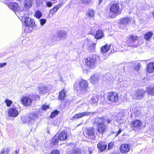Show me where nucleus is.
<instances>
[{
	"label": "nucleus",
	"instance_id": "f257e3e1",
	"mask_svg": "<svg viewBox=\"0 0 154 154\" xmlns=\"http://www.w3.org/2000/svg\"><path fill=\"white\" fill-rule=\"evenodd\" d=\"M112 118L107 116H103L96 118L93 122L97 125L98 131L101 134L104 133L108 127V125L112 123Z\"/></svg>",
	"mask_w": 154,
	"mask_h": 154
},
{
	"label": "nucleus",
	"instance_id": "f03ea898",
	"mask_svg": "<svg viewBox=\"0 0 154 154\" xmlns=\"http://www.w3.org/2000/svg\"><path fill=\"white\" fill-rule=\"evenodd\" d=\"M20 20L21 21L23 26H27L29 28H33L36 25L34 19L29 17V14L28 11H22L20 13Z\"/></svg>",
	"mask_w": 154,
	"mask_h": 154
},
{
	"label": "nucleus",
	"instance_id": "7ed1b4c3",
	"mask_svg": "<svg viewBox=\"0 0 154 154\" xmlns=\"http://www.w3.org/2000/svg\"><path fill=\"white\" fill-rule=\"evenodd\" d=\"M121 9L119 5L117 3L112 4L110 8L109 15L112 18L116 17L117 15L120 14Z\"/></svg>",
	"mask_w": 154,
	"mask_h": 154
},
{
	"label": "nucleus",
	"instance_id": "20e7f679",
	"mask_svg": "<svg viewBox=\"0 0 154 154\" xmlns=\"http://www.w3.org/2000/svg\"><path fill=\"white\" fill-rule=\"evenodd\" d=\"M38 114L36 112H34L30 114L26 118L24 116H22L21 119L23 122H27L29 124H32L35 122V120L37 118Z\"/></svg>",
	"mask_w": 154,
	"mask_h": 154
},
{
	"label": "nucleus",
	"instance_id": "39448f33",
	"mask_svg": "<svg viewBox=\"0 0 154 154\" xmlns=\"http://www.w3.org/2000/svg\"><path fill=\"white\" fill-rule=\"evenodd\" d=\"M142 124L141 121L137 119L131 122L130 125L133 130L137 131L141 129Z\"/></svg>",
	"mask_w": 154,
	"mask_h": 154
},
{
	"label": "nucleus",
	"instance_id": "423d86ee",
	"mask_svg": "<svg viewBox=\"0 0 154 154\" xmlns=\"http://www.w3.org/2000/svg\"><path fill=\"white\" fill-rule=\"evenodd\" d=\"M79 90L81 91L86 92L88 91L89 88L87 82L85 80H82L79 82Z\"/></svg>",
	"mask_w": 154,
	"mask_h": 154
},
{
	"label": "nucleus",
	"instance_id": "0eeeda50",
	"mask_svg": "<svg viewBox=\"0 0 154 154\" xmlns=\"http://www.w3.org/2000/svg\"><path fill=\"white\" fill-rule=\"evenodd\" d=\"M86 66L90 68H93L96 66V61L93 57H88L85 60Z\"/></svg>",
	"mask_w": 154,
	"mask_h": 154
},
{
	"label": "nucleus",
	"instance_id": "6e6552de",
	"mask_svg": "<svg viewBox=\"0 0 154 154\" xmlns=\"http://www.w3.org/2000/svg\"><path fill=\"white\" fill-rule=\"evenodd\" d=\"M118 94L115 92H111L107 94L108 100L112 102H116L118 99Z\"/></svg>",
	"mask_w": 154,
	"mask_h": 154
},
{
	"label": "nucleus",
	"instance_id": "1a4fd4ad",
	"mask_svg": "<svg viewBox=\"0 0 154 154\" xmlns=\"http://www.w3.org/2000/svg\"><path fill=\"white\" fill-rule=\"evenodd\" d=\"M20 2L24 5L23 10L24 11H27L32 6V0H20Z\"/></svg>",
	"mask_w": 154,
	"mask_h": 154
},
{
	"label": "nucleus",
	"instance_id": "9d476101",
	"mask_svg": "<svg viewBox=\"0 0 154 154\" xmlns=\"http://www.w3.org/2000/svg\"><path fill=\"white\" fill-rule=\"evenodd\" d=\"M10 8L15 13V14L19 18V7L18 6V5L17 3L15 2H11L9 6Z\"/></svg>",
	"mask_w": 154,
	"mask_h": 154
},
{
	"label": "nucleus",
	"instance_id": "9b49d317",
	"mask_svg": "<svg viewBox=\"0 0 154 154\" xmlns=\"http://www.w3.org/2000/svg\"><path fill=\"white\" fill-rule=\"evenodd\" d=\"M145 92L142 90L138 89L135 92L134 97L136 99H141L144 96Z\"/></svg>",
	"mask_w": 154,
	"mask_h": 154
},
{
	"label": "nucleus",
	"instance_id": "f8f14e48",
	"mask_svg": "<svg viewBox=\"0 0 154 154\" xmlns=\"http://www.w3.org/2000/svg\"><path fill=\"white\" fill-rule=\"evenodd\" d=\"M21 101L23 104L26 106H29L32 102L31 99L27 96L23 97Z\"/></svg>",
	"mask_w": 154,
	"mask_h": 154
},
{
	"label": "nucleus",
	"instance_id": "ddd939ff",
	"mask_svg": "<svg viewBox=\"0 0 154 154\" xmlns=\"http://www.w3.org/2000/svg\"><path fill=\"white\" fill-rule=\"evenodd\" d=\"M86 133L88 136V137L92 140L95 139L94 130V128H90L87 129Z\"/></svg>",
	"mask_w": 154,
	"mask_h": 154
},
{
	"label": "nucleus",
	"instance_id": "4468645a",
	"mask_svg": "<svg viewBox=\"0 0 154 154\" xmlns=\"http://www.w3.org/2000/svg\"><path fill=\"white\" fill-rule=\"evenodd\" d=\"M8 116L12 117H16L18 114V111L14 108H10L8 111Z\"/></svg>",
	"mask_w": 154,
	"mask_h": 154
},
{
	"label": "nucleus",
	"instance_id": "2eb2a0df",
	"mask_svg": "<svg viewBox=\"0 0 154 154\" xmlns=\"http://www.w3.org/2000/svg\"><path fill=\"white\" fill-rule=\"evenodd\" d=\"M130 145L127 144H122L120 147V152L126 153L130 150Z\"/></svg>",
	"mask_w": 154,
	"mask_h": 154
},
{
	"label": "nucleus",
	"instance_id": "dca6fc26",
	"mask_svg": "<svg viewBox=\"0 0 154 154\" xmlns=\"http://www.w3.org/2000/svg\"><path fill=\"white\" fill-rule=\"evenodd\" d=\"M64 3L63 2H60L57 5L54 6L53 8L50 11V14H51V15H53L55 13L57 12L58 9L61 7L63 5Z\"/></svg>",
	"mask_w": 154,
	"mask_h": 154
},
{
	"label": "nucleus",
	"instance_id": "f3484780",
	"mask_svg": "<svg viewBox=\"0 0 154 154\" xmlns=\"http://www.w3.org/2000/svg\"><path fill=\"white\" fill-rule=\"evenodd\" d=\"M58 140L60 141L65 140L67 138V133L63 131L61 132L57 136Z\"/></svg>",
	"mask_w": 154,
	"mask_h": 154
},
{
	"label": "nucleus",
	"instance_id": "a211bd4d",
	"mask_svg": "<svg viewBox=\"0 0 154 154\" xmlns=\"http://www.w3.org/2000/svg\"><path fill=\"white\" fill-rule=\"evenodd\" d=\"M97 147L101 152L105 150L107 147V145L104 142H100L97 144Z\"/></svg>",
	"mask_w": 154,
	"mask_h": 154
},
{
	"label": "nucleus",
	"instance_id": "6ab92c4d",
	"mask_svg": "<svg viewBox=\"0 0 154 154\" xmlns=\"http://www.w3.org/2000/svg\"><path fill=\"white\" fill-rule=\"evenodd\" d=\"M131 20V18L129 17L122 18L120 20V23L121 24L126 25Z\"/></svg>",
	"mask_w": 154,
	"mask_h": 154
},
{
	"label": "nucleus",
	"instance_id": "aec40b11",
	"mask_svg": "<svg viewBox=\"0 0 154 154\" xmlns=\"http://www.w3.org/2000/svg\"><path fill=\"white\" fill-rule=\"evenodd\" d=\"M99 76L97 74H95L91 76L90 79L92 84L96 83L99 80Z\"/></svg>",
	"mask_w": 154,
	"mask_h": 154
},
{
	"label": "nucleus",
	"instance_id": "412c9836",
	"mask_svg": "<svg viewBox=\"0 0 154 154\" xmlns=\"http://www.w3.org/2000/svg\"><path fill=\"white\" fill-rule=\"evenodd\" d=\"M90 115V113L88 112H84L80 113L79 114H76L72 117L73 119H76L82 117V116H88Z\"/></svg>",
	"mask_w": 154,
	"mask_h": 154
},
{
	"label": "nucleus",
	"instance_id": "4be33fe9",
	"mask_svg": "<svg viewBox=\"0 0 154 154\" xmlns=\"http://www.w3.org/2000/svg\"><path fill=\"white\" fill-rule=\"evenodd\" d=\"M57 37L60 38H65L67 35L65 31L60 30L57 32Z\"/></svg>",
	"mask_w": 154,
	"mask_h": 154
},
{
	"label": "nucleus",
	"instance_id": "5701e85b",
	"mask_svg": "<svg viewBox=\"0 0 154 154\" xmlns=\"http://www.w3.org/2000/svg\"><path fill=\"white\" fill-rule=\"evenodd\" d=\"M147 72L151 73L154 72V63H149L147 65Z\"/></svg>",
	"mask_w": 154,
	"mask_h": 154
},
{
	"label": "nucleus",
	"instance_id": "b1692460",
	"mask_svg": "<svg viewBox=\"0 0 154 154\" xmlns=\"http://www.w3.org/2000/svg\"><path fill=\"white\" fill-rule=\"evenodd\" d=\"M104 34L103 31L99 30L97 31L95 35V38L97 39H100L102 38Z\"/></svg>",
	"mask_w": 154,
	"mask_h": 154
},
{
	"label": "nucleus",
	"instance_id": "393cba45",
	"mask_svg": "<svg viewBox=\"0 0 154 154\" xmlns=\"http://www.w3.org/2000/svg\"><path fill=\"white\" fill-rule=\"evenodd\" d=\"M98 101V96L96 94L93 95L90 101V103L92 104L96 103Z\"/></svg>",
	"mask_w": 154,
	"mask_h": 154
},
{
	"label": "nucleus",
	"instance_id": "a878e982",
	"mask_svg": "<svg viewBox=\"0 0 154 154\" xmlns=\"http://www.w3.org/2000/svg\"><path fill=\"white\" fill-rule=\"evenodd\" d=\"M115 118L116 120L117 121L121 120L123 116V115L122 112L116 113L113 116Z\"/></svg>",
	"mask_w": 154,
	"mask_h": 154
},
{
	"label": "nucleus",
	"instance_id": "bb28decb",
	"mask_svg": "<svg viewBox=\"0 0 154 154\" xmlns=\"http://www.w3.org/2000/svg\"><path fill=\"white\" fill-rule=\"evenodd\" d=\"M39 90L41 92V93L45 94L49 91V88L45 86H43L39 87Z\"/></svg>",
	"mask_w": 154,
	"mask_h": 154
},
{
	"label": "nucleus",
	"instance_id": "cd10ccee",
	"mask_svg": "<svg viewBox=\"0 0 154 154\" xmlns=\"http://www.w3.org/2000/svg\"><path fill=\"white\" fill-rule=\"evenodd\" d=\"M81 150L78 148L72 149L69 152V154H81Z\"/></svg>",
	"mask_w": 154,
	"mask_h": 154
},
{
	"label": "nucleus",
	"instance_id": "c85d7f7f",
	"mask_svg": "<svg viewBox=\"0 0 154 154\" xmlns=\"http://www.w3.org/2000/svg\"><path fill=\"white\" fill-rule=\"evenodd\" d=\"M110 46L106 45L103 46L101 48V51L102 53H105L108 51L110 48Z\"/></svg>",
	"mask_w": 154,
	"mask_h": 154
},
{
	"label": "nucleus",
	"instance_id": "c756f323",
	"mask_svg": "<svg viewBox=\"0 0 154 154\" xmlns=\"http://www.w3.org/2000/svg\"><path fill=\"white\" fill-rule=\"evenodd\" d=\"M153 34L152 32L149 31L147 32L144 35V38L147 41H149L152 38Z\"/></svg>",
	"mask_w": 154,
	"mask_h": 154
},
{
	"label": "nucleus",
	"instance_id": "7c9ffc66",
	"mask_svg": "<svg viewBox=\"0 0 154 154\" xmlns=\"http://www.w3.org/2000/svg\"><path fill=\"white\" fill-rule=\"evenodd\" d=\"M87 14L89 18H93L94 15V12L92 9H90L88 10Z\"/></svg>",
	"mask_w": 154,
	"mask_h": 154
},
{
	"label": "nucleus",
	"instance_id": "2f4dec72",
	"mask_svg": "<svg viewBox=\"0 0 154 154\" xmlns=\"http://www.w3.org/2000/svg\"><path fill=\"white\" fill-rule=\"evenodd\" d=\"M60 141V140L58 139L57 136H55L52 139L51 143L54 145H57L59 144Z\"/></svg>",
	"mask_w": 154,
	"mask_h": 154
},
{
	"label": "nucleus",
	"instance_id": "473e14b6",
	"mask_svg": "<svg viewBox=\"0 0 154 154\" xmlns=\"http://www.w3.org/2000/svg\"><path fill=\"white\" fill-rule=\"evenodd\" d=\"M66 94L64 90L62 91L61 92H60L59 94V99L61 101H63L64 100V97L65 96Z\"/></svg>",
	"mask_w": 154,
	"mask_h": 154
},
{
	"label": "nucleus",
	"instance_id": "72a5a7b5",
	"mask_svg": "<svg viewBox=\"0 0 154 154\" xmlns=\"http://www.w3.org/2000/svg\"><path fill=\"white\" fill-rule=\"evenodd\" d=\"M147 92L148 95L151 96L154 95V87H151L147 89Z\"/></svg>",
	"mask_w": 154,
	"mask_h": 154
},
{
	"label": "nucleus",
	"instance_id": "f704fd0d",
	"mask_svg": "<svg viewBox=\"0 0 154 154\" xmlns=\"http://www.w3.org/2000/svg\"><path fill=\"white\" fill-rule=\"evenodd\" d=\"M42 13L39 11H36L34 15V16L37 18L39 19L42 16Z\"/></svg>",
	"mask_w": 154,
	"mask_h": 154
},
{
	"label": "nucleus",
	"instance_id": "c9c22d12",
	"mask_svg": "<svg viewBox=\"0 0 154 154\" xmlns=\"http://www.w3.org/2000/svg\"><path fill=\"white\" fill-rule=\"evenodd\" d=\"M95 45L96 44L94 43H92L91 45L89 47V51L90 52H93L95 50Z\"/></svg>",
	"mask_w": 154,
	"mask_h": 154
},
{
	"label": "nucleus",
	"instance_id": "e433bc0d",
	"mask_svg": "<svg viewBox=\"0 0 154 154\" xmlns=\"http://www.w3.org/2000/svg\"><path fill=\"white\" fill-rule=\"evenodd\" d=\"M58 113V111L57 110H55L52 112L50 116V118H54L56 116Z\"/></svg>",
	"mask_w": 154,
	"mask_h": 154
},
{
	"label": "nucleus",
	"instance_id": "4c0bfd02",
	"mask_svg": "<svg viewBox=\"0 0 154 154\" xmlns=\"http://www.w3.org/2000/svg\"><path fill=\"white\" fill-rule=\"evenodd\" d=\"M5 103H6L7 106L9 107L12 103V101L8 99H6L5 101Z\"/></svg>",
	"mask_w": 154,
	"mask_h": 154
},
{
	"label": "nucleus",
	"instance_id": "58836bf2",
	"mask_svg": "<svg viewBox=\"0 0 154 154\" xmlns=\"http://www.w3.org/2000/svg\"><path fill=\"white\" fill-rule=\"evenodd\" d=\"M138 38L137 36L134 35H131V36L130 41L132 43L134 42L135 40H137Z\"/></svg>",
	"mask_w": 154,
	"mask_h": 154
},
{
	"label": "nucleus",
	"instance_id": "ea45409f",
	"mask_svg": "<svg viewBox=\"0 0 154 154\" xmlns=\"http://www.w3.org/2000/svg\"><path fill=\"white\" fill-rule=\"evenodd\" d=\"M40 23L42 26H43L46 22V20L45 19H41L40 20Z\"/></svg>",
	"mask_w": 154,
	"mask_h": 154
},
{
	"label": "nucleus",
	"instance_id": "a19ab883",
	"mask_svg": "<svg viewBox=\"0 0 154 154\" xmlns=\"http://www.w3.org/2000/svg\"><path fill=\"white\" fill-rule=\"evenodd\" d=\"M82 3L85 4H88L91 2V0H81Z\"/></svg>",
	"mask_w": 154,
	"mask_h": 154
},
{
	"label": "nucleus",
	"instance_id": "79ce46f5",
	"mask_svg": "<svg viewBox=\"0 0 154 154\" xmlns=\"http://www.w3.org/2000/svg\"><path fill=\"white\" fill-rule=\"evenodd\" d=\"M50 154H60V152L57 150H53Z\"/></svg>",
	"mask_w": 154,
	"mask_h": 154
},
{
	"label": "nucleus",
	"instance_id": "37998d69",
	"mask_svg": "<svg viewBox=\"0 0 154 154\" xmlns=\"http://www.w3.org/2000/svg\"><path fill=\"white\" fill-rule=\"evenodd\" d=\"M134 113L135 115V116H138L139 114L140 113V111L138 110H137V109H134Z\"/></svg>",
	"mask_w": 154,
	"mask_h": 154
},
{
	"label": "nucleus",
	"instance_id": "c03bdc74",
	"mask_svg": "<svg viewBox=\"0 0 154 154\" xmlns=\"http://www.w3.org/2000/svg\"><path fill=\"white\" fill-rule=\"evenodd\" d=\"M42 109H43L44 110H46L47 109L49 108L48 105H44L42 106Z\"/></svg>",
	"mask_w": 154,
	"mask_h": 154
},
{
	"label": "nucleus",
	"instance_id": "a18cd8bd",
	"mask_svg": "<svg viewBox=\"0 0 154 154\" xmlns=\"http://www.w3.org/2000/svg\"><path fill=\"white\" fill-rule=\"evenodd\" d=\"M114 144L112 143H110L108 145V149H111V148L113 146Z\"/></svg>",
	"mask_w": 154,
	"mask_h": 154
},
{
	"label": "nucleus",
	"instance_id": "49530a36",
	"mask_svg": "<svg viewBox=\"0 0 154 154\" xmlns=\"http://www.w3.org/2000/svg\"><path fill=\"white\" fill-rule=\"evenodd\" d=\"M7 64V63H0V67L1 68H2L3 67L5 66Z\"/></svg>",
	"mask_w": 154,
	"mask_h": 154
},
{
	"label": "nucleus",
	"instance_id": "de8ad7c7",
	"mask_svg": "<svg viewBox=\"0 0 154 154\" xmlns=\"http://www.w3.org/2000/svg\"><path fill=\"white\" fill-rule=\"evenodd\" d=\"M136 66H137V67H135V69L136 71H137L138 70V69L139 68V67H140V64L139 63H138L137 64Z\"/></svg>",
	"mask_w": 154,
	"mask_h": 154
},
{
	"label": "nucleus",
	"instance_id": "09e8293b",
	"mask_svg": "<svg viewBox=\"0 0 154 154\" xmlns=\"http://www.w3.org/2000/svg\"><path fill=\"white\" fill-rule=\"evenodd\" d=\"M46 5L48 7H51L52 5V3L50 2H48L46 3Z\"/></svg>",
	"mask_w": 154,
	"mask_h": 154
},
{
	"label": "nucleus",
	"instance_id": "8fccbe9b",
	"mask_svg": "<svg viewBox=\"0 0 154 154\" xmlns=\"http://www.w3.org/2000/svg\"><path fill=\"white\" fill-rule=\"evenodd\" d=\"M5 149V154H8V152L10 151V149H9L8 148H7L6 149Z\"/></svg>",
	"mask_w": 154,
	"mask_h": 154
},
{
	"label": "nucleus",
	"instance_id": "3c124183",
	"mask_svg": "<svg viewBox=\"0 0 154 154\" xmlns=\"http://www.w3.org/2000/svg\"><path fill=\"white\" fill-rule=\"evenodd\" d=\"M5 149H2L1 150V152L0 154H5Z\"/></svg>",
	"mask_w": 154,
	"mask_h": 154
},
{
	"label": "nucleus",
	"instance_id": "603ef678",
	"mask_svg": "<svg viewBox=\"0 0 154 154\" xmlns=\"http://www.w3.org/2000/svg\"><path fill=\"white\" fill-rule=\"evenodd\" d=\"M77 84L76 83H75L74 85V88L77 91L78 90V89L77 88Z\"/></svg>",
	"mask_w": 154,
	"mask_h": 154
},
{
	"label": "nucleus",
	"instance_id": "864d4df0",
	"mask_svg": "<svg viewBox=\"0 0 154 154\" xmlns=\"http://www.w3.org/2000/svg\"><path fill=\"white\" fill-rule=\"evenodd\" d=\"M122 130H121V129L120 128L119 130L117 132V135H118L119 134L122 132Z\"/></svg>",
	"mask_w": 154,
	"mask_h": 154
},
{
	"label": "nucleus",
	"instance_id": "5fc2aeb1",
	"mask_svg": "<svg viewBox=\"0 0 154 154\" xmlns=\"http://www.w3.org/2000/svg\"><path fill=\"white\" fill-rule=\"evenodd\" d=\"M129 46L135 47H136V45H130Z\"/></svg>",
	"mask_w": 154,
	"mask_h": 154
},
{
	"label": "nucleus",
	"instance_id": "6e6d98bb",
	"mask_svg": "<svg viewBox=\"0 0 154 154\" xmlns=\"http://www.w3.org/2000/svg\"><path fill=\"white\" fill-rule=\"evenodd\" d=\"M103 0H99V4H100L101 2H102V1Z\"/></svg>",
	"mask_w": 154,
	"mask_h": 154
},
{
	"label": "nucleus",
	"instance_id": "4d7b16f0",
	"mask_svg": "<svg viewBox=\"0 0 154 154\" xmlns=\"http://www.w3.org/2000/svg\"><path fill=\"white\" fill-rule=\"evenodd\" d=\"M60 81L61 82L63 81V79L62 77H61L60 78Z\"/></svg>",
	"mask_w": 154,
	"mask_h": 154
},
{
	"label": "nucleus",
	"instance_id": "13d9d810",
	"mask_svg": "<svg viewBox=\"0 0 154 154\" xmlns=\"http://www.w3.org/2000/svg\"><path fill=\"white\" fill-rule=\"evenodd\" d=\"M15 153L16 154H17V153H19V151L17 150H15Z\"/></svg>",
	"mask_w": 154,
	"mask_h": 154
},
{
	"label": "nucleus",
	"instance_id": "bf43d9fd",
	"mask_svg": "<svg viewBox=\"0 0 154 154\" xmlns=\"http://www.w3.org/2000/svg\"><path fill=\"white\" fill-rule=\"evenodd\" d=\"M132 110H133V108H132L131 109V108H130V111H132Z\"/></svg>",
	"mask_w": 154,
	"mask_h": 154
},
{
	"label": "nucleus",
	"instance_id": "052dcab7",
	"mask_svg": "<svg viewBox=\"0 0 154 154\" xmlns=\"http://www.w3.org/2000/svg\"><path fill=\"white\" fill-rule=\"evenodd\" d=\"M93 34V32H90L89 33V34Z\"/></svg>",
	"mask_w": 154,
	"mask_h": 154
}]
</instances>
